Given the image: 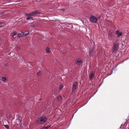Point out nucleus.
<instances>
[{
  "label": "nucleus",
  "instance_id": "f257e3e1",
  "mask_svg": "<svg viewBox=\"0 0 129 129\" xmlns=\"http://www.w3.org/2000/svg\"><path fill=\"white\" fill-rule=\"evenodd\" d=\"M46 120V117L45 116H42L38 118L36 121V123L38 124H42L45 122Z\"/></svg>",
  "mask_w": 129,
  "mask_h": 129
},
{
  "label": "nucleus",
  "instance_id": "f03ea898",
  "mask_svg": "<svg viewBox=\"0 0 129 129\" xmlns=\"http://www.w3.org/2000/svg\"><path fill=\"white\" fill-rule=\"evenodd\" d=\"M40 13V12L39 10H37L29 13L27 15L34 16L37 15L39 14Z\"/></svg>",
  "mask_w": 129,
  "mask_h": 129
},
{
  "label": "nucleus",
  "instance_id": "7ed1b4c3",
  "mask_svg": "<svg viewBox=\"0 0 129 129\" xmlns=\"http://www.w3.org/2000/svg\"><path fill=\"white\" fill-rule=\"evenodd\" d=\"M78 83L77 81H75L73 83L72 89V92L74 93L76 91V88L78 87Z\"/></svg>",
  "mask_w": 129,
  "mask_h": 129
},
{
  "label": "nucleus",
  "instance_id": "20e7f679",
  "mask_svg": "<svg viewBox=\"0 0 129 129\" xmlns=\"http://www.w3.org/2000/svg\"><path fill=\"white\" fill-rule=\"evenodd\" d=\"M119 45H116L113 44V49L112 50V52L113 53H114L117 51L119 49Z\"/></svg>",
  "mask_w": 129,
  "mask_h": 129
},
{
  "label": "nucleus",
  "instance_id": "39448f33",
  "mask_svg": "<svg viewBox=\"0 0 129 129\" xmlns=\"http://www.w3.org/2000/svg\"><path fill=\"white\" fill-rule=\"evenodd\" d=\"M90 21L93 23H96L97 21V18L95 16H91L89 18Z\"/></svg>",
  "mask_w": 129,
  "mask_h": 129
},
{
  "label": "nucleus",
  "instance_id": "423d86ee",
  "mask_svg": "<svg viewBox=\"0 0 129 129\" xmlns=\"http://www.w3.org/2000/svg\"><path fill=\"white\" fill-rule=\"evenodd\" d=\"M95 50V47H93L91 49H90L89 50V55L90 57L91 56Z\"/></svg>",
  "mask_w": 129,
  "mask_h": 129
},
{
  "label": "nucleus",
  "instance_id": "0eeeda50",
  "mask_svg": "<svg viewBox=\"0 0 129 129\" xmlns=\"http://www.w3.org/2000/svg\"><path fill=\"white\" fill-rule=\"evenodd\" d=\"M116 35H117V37L119 38L122 35V32L119 33V31L117 30L116 31Z\"/></svg>",
  "mask_w": 129,
  "mask_h": 129
},
{
  "label": "nucleus",
  "instance_id": "6e6552de",
  "mask_svg": "<svg viewBox=\"0 0 129 129\" xmlns=\"http://www.w3.org/2000/svg\"><path fill=\"white\" fill-rule=\"evenodd\" d=\"M94 76V74L92 72H91L90 73L89 76V78L90 80H92L93 79Z\"/></svg>",
  "mask_w": 129,
  "mask_h": 129
},
{
  "label": "nucleus",
  "instance_id": "1a4fd4ad",
  "mask_svg": "<svg viewBox=\"0 0 129 129\" xmlns=\"http://www.w3.org/2000/svg\"><path fill=\"white\" fill-rule=\"evenodd\" d=\"M114 34L113 31H109L108 34V36L110 37H112Z\"/></svg>",
  "mask_w": 129,
  "mask_h": 129
},
{
  "label": "nucleus",
  "instance_id": "9d476101",
  "mask_svg": "<svg viewBox=\"0 0 129 129\" xmlns=\"http://www.w3.org/2000/svg\"><path fill=\"white\" fill-rule=\"evenodd\" d=\"M82 61L80 59H78L76 61V63L77 64L79 65L80 64V63H81Z\"/></svg>",
  "mask_w": 129,
  "mask_h": 129
},
{
  "label": "nucleus",
  "instance_id": "9b49d317",
  "mask_svg": "<svg viewBox=\"0 0 129 129\" xmlns=\"http://www.w3.org/2000/svg\"><path fill=\"white\" fill-rule=\"evenodd\" d=\"M29 33V32L28 31H25L24 33H23V36H25L27 35Z\"/></svg>",
  "mask_w": 129,
  "mask_h": 129
},
{
  "label": "nucleus",
  "instance_id": "f8f14e48",
  "mask_svg": "<svg viewBox=\"0 0 129 129\" xmlns=\"http://www.w3.org/2000/svg\"><path fill=\"white\" fill-rule=\"evenodd\" d=\"M33 17L29 16H28L26 18V20H28L30 19H33Z\"/></svg>",
  "mask_w": 129,
  "mask_h": 129
},
{
  "label": "nucleus",
  "instance_id": "ddd939ff",
  "mask_svg": "<svg viewBox=\"0 0 129 129\" xmlns=\"http://www.w3.org/2000/svg\"><path fill=\"white\" fill-rule=\"evenodd\" d=\"M46 51L47 53H50V52L49 48L48 47H47L46 48Z\"/></svg>",
  "mask_w": 129,
  "mask_h": 129
},
{
  "label": "nucleus",
  "instance_id": "4468645a",
  "mask_svg": "<svg viewBox=\"0 0 129 129\" xmlns=\"http://www.w3.org/2000/svg\"><path fill=\"white\" fill-rule=\"evenodd\" d=\"M23 36V34H22L20 33H19L17 35V37L18 38L21 37Z\"/></svg>",
  "mask_w": 129,
  "mask_h": 129
},
{
  "label": "nucleus",
  "instance_id": "2eb2a0df",
  "mask_svg": "<svg viewBox=\"0 0 129 129\" xmlns=\"http://www.w3.org/2000/svg\"><path fill=\"white\" fill-rule=\"evenodd\" d=\"M118 40H116L115 41L114 43V44L116 45H119L118 43Z\"/></svg>",
  "mask_w": 129,
  "mask_h": 129
},
{
  "label": "nucleus",
  "instance_id": "dca6fc26",
  "mask_svg": "<svg viewBox=\"0 0 129 129\" xmlns=\"http://www.w3.org/2000/svg\"><path fill=\"white\" fill-rule=\"evenodd\" d=\"M4 126L5 127L7 128V129H9V126L8 125H4Z\"/></svg>",
  "mask_w": 129,
  "mask_h": 129
},
{
  "label": "nucleus",
  "instance_id": "f3484780",
  "mask_svg": "<svg viewBox=\"0 0 129 129\" xmlns=\"http://www.w3.org/2000/svg\"><path fill=\"white\" fill-rule=\"evenodd\" d=\"M16 33L14 32L12 33L11 34V35L12 36H15V35H16Z\"/></svg>",
  "mask_w": 129,
  "mask_h": 129
},
{
  "label": "nucleus",
  "instance_id": "a211bd4d",
  "mask_svg": "<svg viewBox=\"0 0 129 129\" xmlns=\"http://www.w3.org/2000/svg\"><path fill=\"white\" fill-rule=\"evenodd\" d=\"M57 100L59 101H60L62 100V97H57Z\"/></svg>",
  "mask_w": 129,
  "mask_h": 129
},
{
  "label": "nucleus",
  "instance_id": "6ab92c4d",
  "mask_svg": "<svg viewBox=\"0 0 129 129\" xmlns=\"http://www.w3.org/2000/svg\"><path fill=\"white\" fill-rule=\"evenodd\" d=\"M6 78L5 77H3L2 79V80L3 81H4L6 80Z\"/></svg>",
  "mask_w": 129,
  "mask_h": 129
},
{
  "label": "nucleus",
  "instance_id": "aec40b11",
  "mask_svg": "<svg viewBox=\"0 0 129 129\" xmlns=\"http://www.w3.org/2000/svg\"><path fill=\"white\" fill-rule=\"evenodd\" d=\"M62 87H63V86L62 85H60V86L59 87V89H61L62 88Z\"/></svg>",
  "mask_w": 129,
  "mask_h": 129
},
{
  "label": "nucleus",
  "instance_id": "412c9836",
  "mask_svg": "<svg viewBox=\"0 0 129 129\" xmlns=\"http://www.w3.org/2000/svg\"><path fill=\"white\" fill-rule=\"evenodd\" d=\"M41 72H39L37 73V75H40L41 74Z\"/></svg>",
  "mask_w": 129,
  "mask_h": 129
},
{
  "label": "nucleus",
  "instance_id": "4be33fe9",
  "mask_svg": "<svg viewBox=\"0 0 129 129\" xmlns=\"http://www.w3.org/2000/svg\"><path fill=\"white\" fill-rule=\"evenodd\" d=\"M3 44V42L1 40V38H0V45H1Z\"/></svg>",
  "mask_w": 129,
  "mask_h": 129
},
{
  "label": "nucleus",
  "instance_id": "5701e85b",
  "mask_svg": "<svg viewBox=\"0 0 129 129\" xmlns=\"http://www.w3.org/2000/svg\"><path fill=\"white\" fill-rule=\"evenodd\" d=\"M18 121H19V122H20V123L19 124V125H20L21 126V121L20 120H19V119L18 120Z\"/></svg>",
  "mask_w": 129,
  "mask_h": 129
},
{
  "label": "nucleus",
  "instance_id": "b1692460",
  "mask_svg": "<svg viewBox=\"0 0 129 129\" xmlns=\"http://www.w3.org/2000/svg\"><path fill=\"white\" fill-rule=\"evenodd\" d=\"M35 26V25L34 24H32L31 25V27H34Z\"/></svg>",
  "mask_w": 129,
  "mask_h": 129
},
{
  "label": "nucleus",
  "instance_id": "393cba45",
  "mask_svg": "<svg viewBox=\"0 0 129 129\" xmlns=\"http://www.w3.org/2000/svg\"><path fill=\"white\" fill-rule=\"evenodd\" d=\"M44 127V129H47L48 128V127L47 126H45V127Z\"/></svg>",
  "mask_w": 129,
  "mask_h": 129
},
{
  "label": "nucleus",
  "instance_id": "a878e982",
  "mask_svg": "<svg viewBox=\"0 0 129 129\" xmlns=\"http://www.w3.org/2000/svg\"><path fill=\"white\" fill-rule=\"evenodd\" d=\"M51 126V125L49 124L48 126H47L48 127V128L50 127Z\"/></svg>",
  "mask_w": 129,
  "mask_h": 129
},
{
  "label": "nucleus",
  "instance_id": "bb28decb",
  "mask_svg": "<svg viewBox=\"0 0 129 129\" xmlns=\"http://www.w3.org/2000/svg\"><path fill=\"white\" fill-rule=\"evenodd\" d=\"M2 23H0V27L2 26Z\"/></svg>",
  "mask_w": 129,
  "mask_h": 129
},
{
  "label": "nucleus",
  "instance_id": "cd10ccee",
  "mask_svg": "<svg viewBox=\"0 0 129 129\" xmlns=\"http://www.w3.org/2000/svg\"><path fill=\"white\" fill-rule=\"evenodd\" d=\"M44 129V127H42V128H41V129Z\"/></svg>",
  "mask_w": 129,
  "mask_h": 129
},
{
  "label": "nucleus",
  "instance_id": "c85d7f7f",
  "mask_svg": "<svg viewBox=\"0 0 129 129\" xmlns=\"http://www.w3.org/2000/svg\"><path fill=\"white\" fill-rule=\"evenodd\" d=\"M58 97H61V96H58Z\"/></svg>",
  "mask_w": 129,
  "mask_h": 129
}]
</instances>
